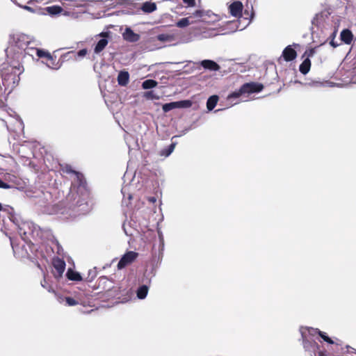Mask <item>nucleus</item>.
I'll return each instance as SVG.
<instances>
[{
  "label": "nucleus",
  "instance_id": "obj_1",
  "mask_svg": "<svg viewBox=\"0 0 356 356\" xmlns=\"http://www.w3.org/2000/svg\"><path fill=\"white\" fill-rule=\"evenodd\" d=\"M67 173H74L75 180L73 181L70 190V193L67 200L73 198L75 203L70 205L68 208L60 209L58 212L61 214L69 213L70 216L86 213L89 209L87 203L88 192L86 188V181L83 175L79 174L71 169L70 166H65L63 169Z\"/></svg>",
  "mask_w": 356,
  "mask_h": 356
},
{
  "label": "nucleus",
  "instance_id": "obj_2",
  "mask_svg": "<svg viewBox=\"0 0 356 356\" xmlns=\"http://www.w3.org/2000/svg\"><path fill=\"white\" fill-rule=\"evenodd\" d=\"M20 53L15 54L13 60L4 63L0 70V89H14L18 86L19 75L24 72V67L20 63L22 58Z\"/></svg>",
  "mask_w": 356,
  "mask_h": 356
},
{
  "label": "nucleus",
  "instance_id": "obj_3",
  "mask_svg": "<svg viewBox=\"0 0 356 356\" xmlns=\"http://www.w3.org/2000/svg\"><path fill=\"white\" fill-rule=\"evenodd\" d=\"M303 339V346L306 351L309 352L311 356H328L327 351L321 348L316 339L321 337L325 341L332 344L334 341L323 332L312 327H305L300 330Z\"/></svg>",
  "mask_w": 356,
  "mask_h": 356
},
{
  "label": "nucleus",
  "instance_id": "obj_4",
  "mask_svg": "<svg viewBox=\"0 0 356 356\" xmlns=\"http://www.w3.org/2000/svg\"><path fill=\"white\" fill-rule=\"evenodd\" d=\"M18 233L25 242H31V238L37 240L42 237V229L31 222H23L18 227Z\"/></svg>",
  "mask_w": 356,
  "mask_h": 356
},
{
  "label": "nucleus",
  "instance_id": "obj_5",
  "mask_svg": "<svg viewBox=\"0 0 356 356\" xmlns=\"http://www.w3.org/2000/svg\"><path fill=\"white\" fill-rule=\"evenodd\" d=\"M261 90H238L227 96V101L229 106L236 104L239 102H247L251 99L260 98L258 96Z\"/></svg>",
  "mask_w": 356,
  "mask_h": 356
},
{
  "label": "nucleus",
  "instance_id": "obj_6",
  "mask_svg": "<svg viewBox=\"0 0 356 356\" xmlns=\"http://www.w3.org/2000/svg\"><path fill=\"white\" fill-rule=\"evenodd\" d=\"M15 117V121L20 127H22L23 122L19 117L15 113V112L8 111L5 106H0V120L3 122L7 129H9L8 123L9 122L7 118Z\"/></svg>",
  "mask_w": 356,
  "mask_h": 356
},
{
  "label": "nucleus",
  "instance_id": "obj_7",
  "mask_svg": "<svg viewBox=\"0 0 356 356\" xmlns=\"http://www.w3.org/2000/svg\"><path fill=\"white\" fill-rule=\"evenodd\" d=\"M138 254L134 251H129L124 254L118 264V268L122 269L131 264L138 257Z\"/></svg>",
  "mask_w": 356,
  "mask_h": 356
},
{
  "label": "nucleus",
  "instance_id": "obj_8",
  "mask_svg": "<svg viewBox=\"0 0 356 356\" xmlns=\"http://www.w3.org/2000/svg\"><path fill=\"white\" fill-rule=\"evenodd\" d=\"M52 263L55 269L54 272V276L56 278L60 277L65 269V262L63 259L56 257L53 259Z\"/></svg>",
  "mask_w": 356,
  "mask_h": 356
},
{
  "label": "nucleus",
  "instance_id": "obj_9",
  "mask_svg": "<svg viewBox=\"0 0 356 356\" xmlns=\"http://www.w3.org/2000/svg\"><path fill=\"white\" fill-rule=\"evenodd\" d=\"M101 281L107 283L108 289L103 295L105 296L107 299L115 298L118 295V289L113 286L112 282L107 280L106 278L102 279Z\"/></svg>",
  "mask_w": 356,
  "mask_h": 356
},
{
  "label": "nucleus",
  "instance_id": "obj_10",
  "mask_svg": "<svg viewBox=\"0 0 356 356\" xmlns=\"http://www.w3.org/2000/svg\"><path fill=\"white\" fill-rule=\"evenodd\" d=\"M243 8V3L239 1L233 2L229 7L230 14L234 17H241Z\"/></svg>",
  "mask_w": 356,
  "mask_h": 356
},
{
  "label": "nucleus",
  "instance_id": "obj_11",
  "mask_svg": "<svg viewBox=\"0 0 356 356\" xmlns=\"http://www.w3.org/2000/svg\"><path fill=\"white\" fill-rule=\"evenodd\" d=\"M49 68L53 70H58L62 64L63 61L60 59L57 60L56 57L50 54L47 59L43 61Z\"/></svg>",
  "mask_w": 356,
  "mask_h": 356
},
{
  "label": "nucleus",
  "instance_id": "obj_12",
  "mask_svg": "<svg viewBox=\"0 0 356 356\" xmlns=\"http://www.w3.org/2000/svg\"><path fill=\"white\" fill-rule=\"evenodd\" d=\"M282 56L286 62L292 61L296 58L297 52L291 45H288L283 50Z\"/></svg>",
  "mask_w": 356,
  "mask_h": 356
},
{
  "label": "nucleus",
  "instance_id": "obj_13",
  "mask_svg": "<svg viewBox=\"0 0 356 356\" xmlns=\"http://www.w3.org/2000/svg\"><path fill=\"white\" fill-rule=\"evenodd\" d=\"M200 65L205 70L210 71H218L220 69V65L212 60H203L200 62Z\"/></svg>",
  "mask_w": 356,
  "mask_h": 356
},
{
  "label": "nucleus",
  "instance_id": "obj_14",
  "mask_svg": "<svg viewBox=\"0 0 356 356\" xmlns=\"http://www.w3.org/2000/svg\"><path fill=\"white\" fill-rule=\"evenodd\" d=\"M123 38L128 42H135L139 40L140 35L134 33L130 28H127L123 33Z\"/></svg>",
  "mask_w": 356,
  "mask_h": 356
},
{
  "label": "nucleus",
  "instance_id": "obj_15",
  "mask_svg": "<svg viewBox=\"0 0 356 356\" xmlns=\"http://www.w3.org/2000/svg\"><path fill=\"white\" fill-rule=\"evenodd\" d=\"M341 40L346 44H350L353 42V35L349 29H344L341 32Z\"/></svg>",
  "mask_w": 356,
  "mask_h": 356
},
{
  "label": "nucleus",
  "instance_id": "obj_16",
  "mask_svg": "<svg viewBox=\"0 0 356 356\" xmlns=\"http://www.w3.org/2000/svg\"><path fill=\"white\" fill-rule=\"evenodd\" d=\"M129 74L126 71H121L118 76V84L121 86H126L129 83Z\"/></svg>",
  "mask_w": 356,
  "mask_h": 356
},
{
  "label": "nucleus",
  "instance_id": "obj_17",
  "mask_svg": "<svg viewBox=\"0 0 356 356\" xmlns=\"http://www.w3.org/2000/svg\"><path fill=\"white\" fill-rule=\"evenodd\" d=\"M311 68V60L309 58H305L299 67V70L302 74H307Z\"/></svg>",
  "mask_w": 356,
  "mask_h": 356
},
{
  "label": "nucleus",
  "instance_id": "obj_18",
  "mask_svg": "<svg viewBox=\"0 0 356 356\" xmlns=\"http://www.w3.org/2000/svg\"><path fill=\"white\" fill-rule=\"evenodd\" d=\"M45 11L50 15H56L61 13L63 10L61 6H47L44 8Z\"/></svg>",
  "mask_w": 356,
  "mask_h": 356
},
{
  "label": "nucleus",
  "instance_id": "obj_19",
  "mask_svg": "<svg viewBox=\"0 0 356 356\" xmlns=\"http://www.w3.org/2000/svg\"><path fill=\"white\" fill-rule=\"evenodd\" d=\"M121 192L123 195L122 204L128 206L129 202L126 200V197H127V200H130L132 198L131 194L129 193V186H124L122 188Z\"/></svg>",
  "mask_w": 356,
  "mask_h": 356
},
{
  "label": "nucleus",
  "instance_id": "obj_20",
  "mask_svg": "<svg viewBox=\"0 0 356 356\" xmlns=\"http://www.w3.org/2000/svg\"><path fill=\"white\" fill-rule=\"evenodd\" d=\"M142 10L145 13H152L153 11L156 10V5L154 2L146 1V2L143 3V4L142 6Z\"/></svg>",
  "mask_w": 356,
  "mask_h": 356
},
{
  "label": "nucleus",
  "instance_id": "obj_21",
  "mask_svg": "<svg viewBox=\"0 0 356 356\" xmlns=\"http://www.w3.org/2000/svg\"><path fill=\"white\" fill-rule=\"evenodd\" d=\"M218 101V97L217 95L211 96L207 102V108L210 111H212L216 106Z\"/></svg>",
  "mask_w": 356,
  "mask_h": 356
},
{
  "label": "nucleus",
  "instance_id": "obj_22",
  "mask_svg": "<svg viewBox=\"0 0 356 356\" xmlns=\"http://www.w3.org/2000/svg\"><path fill=\"white\" fill-rule=\"evenodd\" d=\"M264 86L261 83H256V82H250L244 83L240 89H263Z\"/></svg>",
  "mask_w": 356,
  "mask_h": 356
},
{
  "label": "nucleus",
  "instance_id": "obj_23",
  "mask_svg": "<svg viewBox=\"0 0 356 356\" xmlns=\"http://www.w3.org/2000/svg\"><path fill=\"white\" fill-rule=\"evenodd\" d=\"M108 42L106 39H100L95 47V52L96 54L100 53L106 47Z\"/></svg>",
  "mask_w": 356,
  "mask_h": 356
},
{
  "label": "nucleus",
  "instance_id": "obj_24",
  "mask_svg": "<svg viewBox=\"0 0 356 356\" xmlns=\"http://www.w3.org/2000/svg\"><path fill=\"white\" fill-rule=\"evenodd\" d=\"M67 277L69 280L73 281H81L82 280V277L79 273L75 272L71 269L67 270Z\"/></svg>",
  "mask_w": 356,
  "mask_h": 356
},
{
  "label": "nucleus",
  "instance_id": "obj_25",
  "mask_svg": "<svg viewBox=\"0 0 356 356\" xmlns=\"http://www.w3.org/2000/svg\"><path fill=\"white\" fill-rule=\"evenodd\" d=\"M147 293H148V287L146 285H143V286H140L137 290V292H136L137 297L141 300L144 299L147 296Z\"/></svg>",
  "mask_w": 356,
  "mask_h": 356
},
{
  "label": "nucleus",
  "instance_id": "obj_26",
  "mask_svg": "<svg viewBox=\"0 0 356 356\" xmlns=\"http://www.w3.org/2000/svg\"><path fill=\"white\" fill-rule=\"evenodd\" d=\"M158 83L153 79H147L142 83L143 89H152L156 87Z\"/></svg>",
  "mask_w": 356,
  "mask_h": 356
},
{
  "label": "nucleus",
  "instance_id": "obj_27",
  "mask_svg": "<svg viewBox=\"0 0 356 356\" xmlns=\"http://www.w3.org/2000/svg\"><path fill=\"white\" fill-rule=\"evenodd\" d=\"M156 38L159 41L161 42H171L174 40L175 37L173 35L168 34V33H161L156 36Z\"/></svg>",
  "mask_w": 356,
  "mask_h": 356
},
{
  "label": "nucleus",
  "instance_id": "obj_28",
  "mask_svg": "<svg viewBox=\"0 0 356 356\" xmlns=\"http://www.w3.org/2000/svg\"><path fill=\"white\" fill-rule=\"evenodd\" d=\"M178 107V102H171L163 105V110L164 112H168L170 110Z\"/></svg>",
  "mask_w": 356,
  "mask_h": 356
},
{
  "label": "nucleus",
  "instance_id": "obj_29",
  "mask_svg": "<svg viewBox=\"0 0 356 356\" xmlns=\"http://www.w3.org/2000/svg\"><path fill=\"white\" fill-rule=\"evenodd\" d=\"M35 51H36V55L39 58H44V60H46L47 58L51 54L49 52H48L44 49H36Z\"/></svg>",
  "mask_w": 356,
  "mask_h": 356
},
{
  "label": "nucleus",
  "instance_id": "obj_30",
  "mask_svg": "<svg viewBox=\"0 0 356 356\" xmlns=\"http://www.w3.org/2000/svg\"><path fill=\"white\" fill-rule=\"evenodd\" d=\"M189 24H190V22H189L188 18H187V17L182 18L176 23V26L179 28L186 27V26H188Z\"/></svg>",
  "mask_w": 356,
  "mask_h": 356
},
{
  "label": "nucleus",
  "instance_id": "obj_31",
  "mask_svg": "<svg viewBox=\"0 0 356 356\" xmlns=\"http://www.w3.org/2000/svg\"><path fill=\"white\" fill-rule=\"evenodd\" d=\"M123 229L126 235L127 236H133L134 235V229L129 225V223L124 222L123 224Z\"/></svg>",
  "mask_w": 356,
  "mask_h": 356
},
{
  "label": "nucleus",
  "instance_id": "obj_32",
  "mask_svg": "<svg viewBox=\"0 0 356 356\" xmlns=\"http://www.w3.org/2000/svg\"><path fill=\"white\" fill-rule=\"evenodd\" d=\"M8 94L6 90H0V104H4L7 101Z\"/></svg>",
  "mask_w": 356,
  "mask_h": 356
},
{
  "label": "nucleus",
  "instance_id": "obj_33",
  "mask_svg": "<svg viewBox=\"0 0 356 356\" xmlns=\"http://www.w3.org/2000/svg\"><path fill=\"white\" fill-rule=\"evenodd\" d=\"M175 144L172 143L166 149L163 150L161 155L168 156L174 150Z\"/></svg>",
  "mask_w": 356,
  "mask_h": 356
},
{
  "label": "nucleus",
  "instance_id": "obj_34",
  "mask_svg": "<svg viewBox=\"0 0 356 356\" xmlns=\"http://www.w3.org/2000/svg\"><path fill=\"white\" fill-rule=\"evenodd\" d=\"M316 86H322V87H328V88H332L334 86V83L331 81H326L325 82H316Z\"/></svg>",
  "mask_w": 356,
  "mask_h": 356
},
{
  "label": "nucleus",
  "instance_id": "obj_35",
  "mask_svg": "<svg viewBox=\"0 0 356 356\" xmlns=\"http://www.w3.org/2000/svg\"><path fill=\"white\" fill-rule=\"evenodd\" d=\"M16 5H17L19 7L27 10V11H29L31 13H33L34 12V9L30 6H22L21 4H19L17 0H12Z\"/></svg>",
  "mask_w": 356,
  "mask_h": 356
},
{
  "label": "nucleus",
  "instance_id": "obj_36",
  "mask_svg": "<svg viewBox=\"0 0 356 356\" xmlns=\"http://www.w3.org/2000/svg\"><path fill=\"white\" fill-rule=\"evenodd\" d=\"M65 300L66 304L68 306H74V305H77V302L72 298L67 297L65 298Z\"/></svg>",
  "mask_w": 356,
  "mask_h": 356
},
{
  "label": "nucleus",
  "instance_id": "obj_37",
  "mask_svg": "<svg viewBox=\"0 0 356 356\" xmlns=\"http://www.w3.org/2000/svg\"><path fill=\"white\" fill-rule=\"evenodd\" d=\"M178 102V107H189L191 106V102L190 101H181Z\"/></svg>",
  "mask_w": 356,
  "mask_h": 356
},
{
  "label": "nucleus",
  "instance_id": "obj_38",
  "mask_svg": "<svg viewBox=\"0 0 356 356\" xmlns=\"http://www.w3.org/2000/svg\"><path fill=\"white\" fill-rule=\"evenodd\" d=\"M184 3L187 4L189 7H193L195 5V0H183Z\"/></svg>",
  "mask_w": 356,
  "mask_h": 356
},
{
  "label": "nucleus",
  "instance_id": "obj_39",
  "mask_svg": "<svg viewBox=\"0 0 356 356\" xmlns=\"http://www.w3.org/2000/svg\"><path fill=\"white\" fill-rule=\"evenodd\" d=\"M315 54V49H309L308 51H305V54L304 55H307V58H309V57H312Z\"/></svg>",
  "mask_w": 356,
  "mask_h": 356
},
{
  "label": "nucleus",
  "instance_id": "obj_40",
  "mask_svg": "<svg viewBox=\"0 0 356 356\" xmlns=\"http://www.w3.org/2000/svg\"><path fill=\"white\" fill-rule=\"evenodd\" d=\"M0 188H6V189H8V188H10V186L5 182H3L1 179H0Z\"/></svg>",
  "mask_w": 356,
  "mask_h": 356
},
{
  "label": "nucleus",
  "instance_id": "obj_41",
  "mask_svg": "<svg viewBox=\"0 0 356 356\" xmlns=\"http://www.w3.org/2000/svg\"><path fill=\"white\" fill-rule=\"evenodd\" d=\"M145 97L147 99H154V97L153 96V90H149L145 92Z\"/></svg>",
  "mask_w": 356,
  "mask_h": 356
},
{
  "label": "nucleus",
  "instance_id": "obj_42",
  "mask_svg": "<svg viewBox=\"0 0 356 356\" xmlns=\"http://www.w3.org/2000/svg\"><path fill=\"white\" fill-rule=\"evenodd\" d=\"M87 50L86 49H81L78 51V56L81 57H83L86 55Z\"/></svg>",
  "mask_w": 356,
  "mask_h": 356
},
{
  "label": "nucleus",
  "instance_id": "obj_43",
  "mask_svg": "<svg viewBox=\"0 0 356 356\" xmlns=\"http://www.w3.org/2000/svg\"><path fill=\"white\" fill-rule=\"evenodd\" d=\"M330 45L333 47H337L338 46L337 44H336L334 41V39H332L330 42Z\"/></svg>",
  "mask_w": 356,
  "mask_h": 356
},
{
  "label": "nucleus",
  "instance_id": "obj_44",
  "mask_svg": "<svg viewBox=\"0 0 356 356\" xmlns=\"http://www.w3.org/2000/svg\"><path fill=\"white\" fill-rule=\"evenodd\" d=\"M92 275L91 280H92L95 277V273L92 270L89 271V275Z\"/></svg>",
  "mask_w": 356,
  "mask_h": 356
},
{
  "label": "nucleus",
  "instance_id": "obj_45",
  "mask_svg": "<svg viewBox=\"0 0 356 356\" xmlns=\"http://www.w3.org/2000/svg\"><path fill=\"white\" fill-rule=\"evenodd\" d=\"M202 12L201 10H196L195 13V16H202Z\"/></svg>",
  "mask_w": 356,
  "mask_h": 356
},
{
  "label": "nucleus",
  "instance_id": "obj_46",
  "mask_svg": "<svg viewBox=\"0 0 356 356\" xmlns=\"http://www.w3.org/2000/svg\"><path fill=\"white\" fill-rule=\"evenodd\" d=\"M155 200H155V198H154V197H152V198H151V199H150V201H152V202H155Z\"/></svg>",
  "mask_w": 356,
  "mask_h": 356
},
{
  "label": "nucleus",
  "instance_id": "obj_47",
  "mask_svg": "<svg viewBox=\"0 0 356 356\" xmlns=\"http://www.w3.org/2000/svg\"><path fill=\"white\" fill-rule=\"evenodd\" d=\"M33 1V0H30L28 1V3H31Z\"/></svg>",
  "mask_w": 356,
  "mask_h": 356
},
{
  "label": "nucleus",
  "instance_id": "obj_48",
  "mask_svg": "<svg viewBox=\"0 0 356 356\" xmlns=\"http://www.w3.org/2000/svg\"><path fill=\"white\" fill-rule=\"evenodd\" d=\"M1 209H2V205H1V204L0 203V211L1 210Z\"/></svg>",
  "mask_w": 356,
  "mask_h": 356
},
{
  "label": "nucleus",
  "instance_id": "obj_49",
  "mask_svg": "<svg viewBox=\"0 0 356 356\" xmlns=\"http://www.w3.org/2000/svg\"><path fill=\"white\" fill-rule=\"evenodd\" d=\"M41 284H42V286H44L45 283H42H42H41Z\"/></svg>",
  "mask_w": 356,
  "mask_h": 356
},
{
  "label": "nucleus",
  "instance_id": "obj_50",
  "mask_svg": "<svg viewBox=\"0 0 356 356\" xmlns=\"http://www.w3.org/2000/svg\"><path fill=\"white\" fill-rule=\"evenodd\" d=\"M41 284H42V286H44L45 283H42H42H41Z\"/></svg>",
  "mask_w": 356,
  "mask_h": 356
},
{
  "label": "nucleus",
  "instance_id": "obj_51",
  "mask_svg": "<svg viewBox=\"0 0 356 356\" xmlns=\"http://www.w3.org/2000/svg\"><path fill=\"white\" fill-rule=\"evenodd\" d=\"M220 109H218V110H216L215 111V113L218 112V111H220Z\"/></svg>",
  "mask_w": 356,
  "mask_h": 356
}]
</instances>
